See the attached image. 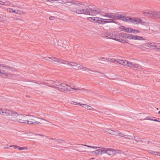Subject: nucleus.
Returning a JSON list of instances; mask_svg holds the SVG:
<instances>
[{"instance_id": "nucleus-35", "label": "nucleus", "mask_w": 160, "mask_h": 160, "mask_svg": "<svg viewBox=\"0 0 160 160\" xmlns=\"http://www.w3.org/2000/svg\"><path fill=\"white\" fill-rule=\"evenodd\" d=\"M70 103L72 104H74L75 105H80V103L77 102H74L72 101L70 102Z\"/></svg>"}, {"instance_id": "nucleus-6", "label": "nucleus", "mask_w": 160, "mask_h": 160, "mask_svg": "<svg viewBox=\"0 0 160 160\" xmlns=\"http://www.w3.org/2000/svg\"><path fill=\"white\" fill-rule=\"evenodd\" d=\"M122 21L132 23L135 24H139V23L142 24L144 21L140 18H131L128 17H125L123 16Z\"/></svg>"}, {"instance_id": "nucleus-38", "label": "nucleus", "mask_w": 160, "mask_h": 160, "mask_svg": "<svg viewBox=\"0 0 160 160\" xmlns=\"http://www.w3.org/2000/svg\"><path fill=\"white\" fill-rule=\"evenodd\" d=\"M18 149L19 150H27L28 148L26 147H18Z\"/></svg>"}, {"instance_id": "nucleus-13", "label": "nucleus", "mask_w": 160, "mask_h": 160, "mask_svg": "<svg viewBox=\"0 0 160 160\" xmlns=\"http://www.w3.org/2000/svg\"><path fill=\"white\" fill-rule=\"evenodd\" d=\"M12 112V111L0 108V114L3 115H8L11 116Z\"/></svg>"}, {"instance_id": "nucleus-8", "label": "nucleus", "mask_w": 160, "mask_h": 160, "mask_svg": "<svg viewBox=\"0 0 160 160\" xmlns=\"http://www.w3.org/2000/svg\"><path fill=\"white\" fill-rule=\"evenodd\" d=\"M126 38H127L129 39L133 40H144L145 39L142 37L135 35L133 34H126Z\"/></svg>"}, {"instance_id": "nucleus-52", "label": "nucleus", "mask_w": 160, "mask_h": 160, "mask_svg": "<svg viewBox=\"0 0 160 160\" xmlns=\"http://www.w3.org/2000/svg\"><path fill=\"white\" fill-rule=\"evenodd\" d=\"M44 83H40L39 84V85L42 86V85H43Z\"/></svg>"}, {"instance_id": "nucleus-56", "label": "nucleus", "mask_w": 160, "mask_h": 160, "mask_svg": "<svg viewBox=\"0 0 160 160\" xmlns=\"http://www.w3.org/2000/svg\"><path fill=\"white\" fill-rule=\"evenodd\" d=\"M90 71V72H92V73H92V74H94V73H92L93 72H94L93 71Z\"/></svg>"}, {"instance_id": "nucleus-36", "label": "nucleus", "mask_w": 160, "mask_h": 160, "mask_svg": "<svg viewBox=\"0 0 160 160\" xmlns=\"http://www.w3.org/2000/svg\"><path fill=\"white\" fill-rule=\"evenodd\" d=\"M58 1H59V2H58V3H63L65 4H66V2L67 1H68L67 0H58Z\"/></svg>"}, {"instance_id": "nucleus-21", "label": "nucleus", "mask_w": 160, "mask_h": 160, "mask_svg": "<svg viewBox=\"0 0 160 160\" xmlns=\"http://www.w3.org/2000/svg\"><path fill=\"white\" fill-rule=\"evenodd\" d=\"M127 61L125 60H122L120 59H117V62L118 63L120 64L123 65H126L127 64Z\"/></svg>"}, {"instance_id": "nucleus-16", "label": "nucleus", "mask_w": 160, "mask_h": 160, "mask_svg": "<svg viewBox=\"0 0 160 160\" xmlns=\"http://www.w3.org/2000/svg\"><path fill=\"white\" fill-rule=\"evenodd\" d=\"M2 69L0 71V76L1 77L5 78L6 77L10 78L12 77V75L10 73H8L6 72H4Z\"/></svg>"}, {"instance_id": "nucleus-53", "label": "nucleus", "mask_w": 160, "mask_h": 160, "mask_svg": "<svg viewBox=\"0 0 160 160\" xmlns=\"http://www.w3.org/2000/svg\"><path fill=\"white\" fill-rule=\"evenodd\" d=\"M96 72V73L95 74L96 75H98V74H99L98 73V72Z\"/></svg>"}, {"instance_id": "nucleus-57", "label": "nucleus", "mask_w": 160, "mask_h": 160, "mask_svg": "<svg viewBox=\"0 0 160 160\" xmlns=\"http://www.w3.org/2000/svg\"><path fill=\"white\" fill-rule=\"evenodd\" d=\"M2 18L3 19H5V17H3Z\"/></svg>"}, {"instance_id": "nucleus-54", "label": "nucleus", "mask_w": 160, "mask_h": 160, "mask_svg": "<svg viewBox=\"0 0 160 160\" xmlns=\"http://www.w3.org/2000/svg\"><path fill=\"white\" fill-rule=\"evenodd\" d=\"M9 148L7 147H5V149H7V148Z\"/></svg>"}, {"instance_id": "nucleus-5", "label": "nucleus", "mask_w": 160, "mask_h": 160, "mask_svg": "<svg viewBox=\"0 0 160 160\" xmlns=\"http://www.w3.org/2000/svg\"><path fill=\"white\" fill-rule=\"evenodd\" d=\"M143 14L149 18H154L160 20V11H144Z\"/></svg>"}, {"instance_id": "nucleus-1", "label": "nucleus", "mask_w": 160, "mask_h": 160, "mask_svg": "<svg viewBox=\"0 0 160 160\" xmlns=\"http://www.w3.org/2000/svg\"><path fill=\"white\" fill-rule=\"evenodd\" d=\"M44 59L48 61L49 62H51L53 63H55L56 62H61L64 64H67L68 65L71 66L74 69L76 70L83 69L86 70L87 69L86 68L83 67L80 64H78L76 62H69L66 61H63L62 60H59L55 58H52L50 57H45Z\"/></svg>"}, {"instance_id": "nucleus-40", "label": "nucleus", "mask_w": 160, "mask_h": 160, "mask_svg": "<svg viewBox=\"0 0 160 160\" xmlns=\"http://www.w3.org/2000/svg\"><path fill=\"white\" fill-rule=\"evenodd\" d=\"M4 3H6V4L7 5H4L5 6H10L11 4V2L9 1H6L5 2H4Z\"/></svg>"}, {"instance_id": "nucleus-12", "label": "nucleus", "mask_w": 160, "mask_h": 160, "mask_svg": "<svg viewBox=\"0 0 160 160\" xmlns=\"http://www.w3.org/2000/svg\"><path fill=\"white\" fill-rule=\"evenodd\" d=\"M87 13L86 14H89L91 15H96L98 14L99 13H101L100 10L99 9L97 10H94L92 9H87Z\"/></svg>"}, {"instance_id": "nucleus-51", "label": "nucleus", "mask_w": 160, "mask_h": 160, "mask_svg": "<svg viewBox=\"0 0 160 160\" xmlns=\"http://www.w3.org/2000/svg\"><path fill=\"white\" fill-rule=\"evenodd\" d=\"M36 135H39V136H43V137L44 136V135H41V134H36Z\"/></svg>"}, {"instance_id": "nucleus-31", "label": "nucleus", "mask_w": 160, "mask_h": 160, "mask_svg": "<svg viewBox=\"0 0 160 160\" xmlns=\"http://www.w3.org/2000/svg\"><path fill=\"white\" fill-rule=\"evenodd\" d=\"M7 11L8 12H13L14 13H15L16 12V10H14L12 8H9L7 9Z\"/></svg>"}, {"instance_id": "nucleus-11", "label": "nucleus", "mask_w": 160, "mask_h": 160, "mask_svg": "<svg viewBox=\"0 0 160 160\" xmlns=\"http://www.w3.org/2000/svg\"><path fill=\"white\" fill-rule=\"evenodd\" d=\"M66 4L68 5L69 6H70L71 5H74L77 6H80V5L84 6V3L83 2H80L79 1L72 0H71L70 1L68 0Z\"/></svg>"}, {"instance_id": "nucleus-20", "label": "nucleus", "mask_w": 160, "mask_h": 160, "mask_svg": "<svg viewBox=\"0 0 160 160\" xmlns=\"http://www.w3.org/2000/svg\"><path fill=\"white\" fill-rule=\"evenodd\" d=\"M80 105L82 107L90 110H93L94 109L91 106H89L86 104H80Z\"/></svg>"}, {"instance_id": "nucleus-41", "label": "nucleus", "mask_w": 160, "mask_h": 160, "mask_svg": "<svg viewBox=\"0 0 160 160\" xmlns=\"http://www.w3.org/2000/svg\"><path fill=\"white\" fill-rule=\"evenodd\" d=\"M125 28L123 26H121L120 27V30L121 31L125 30Z\"/></svg>"}, {"instance_id": "nucleus-61", "label": "nucleus", "mask_w": 160, "mask_h": 160, "mask_svg": "<svg viewBox=\"0 0 160 160\" xmlns=\"http://www.w3.org/2000/svg\"><path fill=\"white\" fill-rule=\"evenodd\" d=\"M130 45H133L132 44H130Z\"/></svg>"}, {"instance_id": "nucleus-4", "label": "nucleus", "mask_w": 160, "mask_h": 160, "mask_svg": "<svg viewBox=\"0 0 160 160\" xmlns=\"http://www.w3.org/2000/svg\"><path fill=\"white\" fill-rule=\"evenodd\" d=\"M58 90L61 92H66L68 91H72V92H77L78 91L82 90L74 88H72L65 83H62L59 87H58Z\"/></svg>"}, {"instance_id": "nucleus-28", "label": "nucleus", "mask_w": 160, "mask_h": 160, "mask_svg": "<svg viewBox=\"0 0 160 160\" xmlns=\"http://www.w3.org/2000/svg\"><path fill=\"white\" fill-rule=\"evenodd\" d=\"M105 59L108 61H109L112 62H117V59H115L113 58H106Z\"/></svg>"}, {"instance_id": "nucleus-25", "label": "nucleus", "mask_w": 160, "mask_h": 160, "mask_svg": "<svg viewBox=\"0 0 160 160\" xmlns=\"http://www.w3.org/2000/svg\"><path fill=\"white\" fill-rule=\"evenodd\" d=\"M112 38V39L115 40L120 42H122V41L121 40V39H120V38H119L118 35H115L114 34V37Z\"/></svg>"}, {"instance_id": "nucleus-49", "label": "nucleus", "mask_w": 160, "mask_h": 160, "mask_svg": "<svg viewBox=\"0 0 160 160\" xmlns=\"http://www.w3.org/2000/svg\"><path fill=\"white\" fill-rule=\"evenodd\" d=\"M122 42H125V43H128V42H127L126 40H123V41Z\"/></svg>"}, {"instance_id": "nucleus-17", "label": "nucleus", "mask_w": 160, "mask_h": 160, "mask_svg": "<svg viewBox=\"0 0 160 160\" xmlns=\"http://www.w3.org/2000/svg\"><path fill=\"white\" fill-rule=\"evenodd\" d=\"M96 23L99 24H104L107 23V20L105 19L101 18L99 17H97Z\"/></svg>"}, {"instance_id": "nucleus-62", "label": "nucleus", "mask_w": 160, "mask_h": 160, "mask_svg": "<svg viewBox=\"0 0 160 160\" xmlns=\"http://www.w3.org/2000/svg\"><path fill=\"white\" fill-rule=\"evenodd\" d=\"M2 7L1 6H0V8H1Z\"/></svg>"}, {"instance_id": "nucleus-39", "label": "nucleus", "mask_w": 160, "mask_h": 160, "mask_svg": "<svg viewBox=\"0 0 160 160\" xmlns=\"http://www.w3.org/2000/svg\"><path fill=\"white\" fill-rule=\"evenodd\" d=\"M48 1H54L55 2V4L56 5H58V0H48Z\"/></svg>"}, {"instance_id": "nucleus-30", "label": "nucleus", "mask_w": 160, "mask_h": 160, "mask_svg": "<svg viewBox=\"0 0 160 160\" xmlns=\"http://www.w3.org/2000/svg\"><path fill=\"white\" fill-rule=\"evenodd\" d=\"M16 13L18 14L21 15L24 13L22 11L19 10H16Z\"/></svg>"}, {"instance_id": "nucleus-48", "label": "nucleus", "mask_w": 160, "mask_h": 160, "mask_svg": "<svg viewBox=\"0 0 160 160\" xmlns=\"http://www.w3.org/2000/svg\"><path fill=\"white\" fill-rule=\"evenodd\" d=\"M51 139L52 140H55L56 141H57V142L58 141V140L57 139H55V138H52Z\"/></svg>"}, {"instance_id": "nucleus-50", "label": "nucleus", "mask_w": 160, "mask_h": 160, "mask_svg": "<svg viewBox=\"0 0 160 160\" xmlns=\"http://www.w3.org/2000/svg\"><path fill=\"white\" fill-rule=\"evenodd\" d=\"M152 120H153L152 121H156V122H159V121L156 119H152Z\"/></svg>"}, {"instance_id": "nucleus-23", "label": "nucleus", "mask_w": 160, "mask_h": 160, "mask_svg": "<svg viewBox=\"0 0 160 160\" xmlns=\"http://www.w3.org/2000/svg\"><path fill=\"white\" fill-rule=\"evenodd\" d=\"M112 135L117 136H118L122 137L124 136V134L122 133H120V132L116 131H114Z\"/></svg>"}, {"instance_id": "nucleus-33", "label": "nucleus", "mask_w": 160, "mask_h": 160, "mask_svg": "<svg viewBox=\"0 0 160 160\" xmlns=\"http://www.w3.org/2000/svg\"><path fill=\"white\" fill-rule=\"evenodd\" d=\"M148 152L150 153L155 155V153H156V152L152 150H148Z\"/></svg>"}, {"instance_id": "nucleus-27", "label": "nucleus", "mask_w": 160, "mask_h": 160, "mask_svg": "<svg viewBox=\"0 0 160 160\" xmlns=\"http://www.w3.org/2000/svg\"><path fill=\"white\" fill-rule=\"evenodd\" d=\"M125 35H126V33H119V34H118L119 38H120L121 39L122 42L123 41V39H122V38H126Z\"/></svg>"}, {"instance_id": "nucleus-37", "label": "nucleus", "mask_w": 160, "mask_h": 160, "mask_svg": "<svg viewBox=\"0 0 160 160\" xmlns=\"http://www.w3.org/2000/svg\"><path fill=\"white\" fill-rule=\"evenodd\" d=\"M113 131H114L110 129L108 130L106 132L108 133H109L111 134H112L113 133Z\"/></svg>"}, {"instance_id": "nucleus-29", "label": "nucleus", "mask_w": 160, "mask_h": 160, "mask_svg": "<svg viewBox=\"0 0 160 160\" xmlns=\"http://www.w3.org/2000/svg\"><path fill=\"white\" fill-rule=\"evenodd\" d=\"M125 31L127 32L132 33V28H125Z\"/></svg>"}, {"instance_id": "nucleus-18", "label": "nucleus", "mask_w": 160, "mask_h": 160, "mask_svg": "<svg viewBox=\"0 0 160 160\" xmlns=\"http://www.w3.org/2000/svg\"><path fill=\"white\" fill-rule=\"evenodd\" d=\"M127 64H126V65L130 67L138 68L139 67V66L138 64L134 62H129L128 61H127Z\"/></svg>"}, {"instance_id": "nucleus-63", "label": "nucleus", "mask_w": 160, "mask_h": 160, "mask_svg": "<svg viewBox=\"0 0 160 160\" xmlns=\"http://www.w3.org/2000/svg\"><path fill=\"white\" fill-rule=\"evenodd\" d=\"M159 122H160V121H159Z\"/></svg>"}, {"instance_id": "nucleus-32", "label": "nucleus", "mask_w": 160, "mask_h": 160, "mask_svg": "<svg viewBox=\"0 0 160 160\" xmlns=\"http://www.w3.org/2000/svg\"><path fill=\"white\" fill-rule=\"evenodd\" d=\"M114 34H113V33H109L107 35V37L108 38H110V39H112V38L113 37H114Z\"/></svg>"}, {"instance_id": "nucleus-26", "label": "nucleus", "mask_w": 160, "mask_h": 160, "mask_svg": "<svg viewBox=\"0 0 160 160\" xmlns=\"http://www.w3.org/2000/svg\"><path fill=\"white\" fill-rule=\"evenodd\" d=\"M86 145H79L78 146H77V148H80V149L81 150H82V151H80V152H85L86 151H83V150H85L86 149V148H85V147H84L83 146H86Z\"/></svg>"}, {"instance_id": "nucleus-60", "label": "nucleus", "mask_w": 160, "mask_h": 160, "mask_svg": "<svg viewBox=\"0 0 160 160\" xmlns=\"http://www.w3.org/2000/svg\"><path fill=\"white\" fill-rule=\"evenodd\" d=\"M157 109V110H158V108H156Z\"/></svg>"}, {"instance_id": "nucleus-14", "label": "nucleus", "mask_w": 160, "mask_h": 160, "mask_svg": "<svg viewBox=\"0 0 160 160\" xmlns=\"http://www.w3.org/2000/svg\"><path fill=\"white\" fill-rule=\"evenodd\" d=\"M104 153H106L110 156H113L114 154L113 149L109 148H104Z\"/></svg>"}, {"instance_id": "nucleus-45", "label": "nucleus", "mask_w": 160, "mask_h": 160, "mask_svg": "<svg viewBox=\"0 0 160 160\" xmlns=\"http://www.w3.org/2000/svg\"><path fill=\"white\" fill-rule=\"evenodd\" d=\"M156 155L158 156H160V152H156L155 153V155Z\"/></svg>"}, {"instance_id": "nucleus-22", "label": "nucleus", "mask_w": 160, "mask_h": 160, "mask_svg": "<svg viewBox=\"0 0 160 160\" xmlns=\"http://www.w3.org/2000/svg\"><path fill=\"white\" fill-rule=\"evenodd\" d=\"M97 17H90L87 18L88 20L94 23H96L97 21Z\"/></svg>"}, {"instance_id": "nucleus-46", "label": "nucleus", "mask_w": 160, "mask_h": 160, "mask_svg": "<svg viewBox=\"0 0 160 160\" xmlns=\"http://www.w3.org/2000/svg\"><path fill=\"white\" fill-rule=\"evenodd\" d=\"M49 19L50 20H53L55 18V17L53 16H51L49 17Z\"/></svg>"}, {"instance_id": "nucleus-42", "label": "nucleus", "mask_w": 160, "mask_h": 160, "mask_svg": "<svg viewBox=\"0 0 160 160\" xmlns=\"http://www.w3.org/2000/svg\"><path fill=\"white\" fill-rule=\"evenodd\" d=\"M30 116H32V117H34V118H38V119H41L42 120H43L47 121V120H45L44 119H42V118H38V117H35V116H33V115H31Z\"/></svg>"}, {"instance_id": "nucleus-9", "label": "nucleus", "mask_w": 160, "mask_h": 160, "mask_svg": "<svg viewBox=\"0 0 160 160\" xmlns=\"http://www.w3.org/2000/svg\"><path fill=\"white\" fill-rule=\"evenodd\" d=\"M86 147L91 148L93 149H96V150L93 152V154H95L97 155H99L104 153V148H101L99 147H92L88 145H86Z\"/></svg>"}, {"instance_id": "nucleus-24", "label": "nucleus", "mask_w": 160, "mask_h": 160, "mask_svg": "<svg viewBox=\"0 0 160 160\" xmlns=\"http://www.w3.org/2000/svg\"><path fill=\"white\" fill-rule=\"evenodd\" d=\"M62 83L60 81H56L54 82V85L56 86L55 89H57L58 87H59Z\"/></svg>"}, {"instance_id": "nucleus-44", "label": "nucleus", "mask_w": 160, "mask_h": 160, "mask_svg": "<svg viewBox=\"0 0 160 160\" xmlns=\"http://www.w3.org/2000/svg\"><path fill=\"white\" fill-rule=\"evenodd\" d=\"M0 4L3 5H7L6 3H4V2H3L1 1H0Z\"/></svg>"}, {"instance_id": "nucleus-19", "label": "nucleus", "mask_w": 160, "mask_h": 160, "mask_svg": "<svg viewBox=\"0 0 160 160\" xmlns=\"http://www.w3.org/2000/svg\"><path fill=\"white\" fill-rule=\"evenodd\" d=\"M54 82L52 80H48L47 81V82H44V83H46L48 84V86L53 88H56V86L54 85Z\"/></svg>"}, {"instance_id": "nucleus-34", "label": "nucleus", "mask_w": 160, "mask_h": 160, "mask_svg": "<svg viewBox=\"0 0 160 160\" xmlns=\"http://www.w3.org/2000/svg\"><path fill=\"white\" fill-rule=\"evenodd\" d=\"M140 31L138 30H135L134 29H132V32L134 34H136L138 33H140Z\"/></svg>"}, {"instance_id": "nucleus-43", "label": "nucleus", "mask_w": 160, "mask_h": 160, "mask_svg": "<svg viewBox=\"0 0 160 160\" xmlns=\"http://www.w3.org/2000/svg\"><path fill=\"white\" fill-rule=\"evenodd\" d=\"M144 120H153L151 118L149 117H147Z\"/></svg>"}, {"instance_id": "nucleus-59", "label": "nucleus", "mask_w": 160, "mask_h": 160, "mask_svg": "<svg viewBox=\"0 0 160 160\" xmlns=\"http://www.w3.org/2000/svg\"><path fill=\"white\" fill-rule=\"evenodd\" d=\"M101 59H104L105 58H102Z\"/></svg>"}, {"instance_id": "nucleus-7", "label": "nucleus", "mask_w": 160, "mask_h": 160, "mask_svg": "<svg viewBox=\"0 0 160 160\" xmlns=\"http://www.w3.org/2000/svg\"><path fill=\"white\" fill-rule=\"evenodd\" d=\"M81 8H78L77 9L76 8H73L71 9L72 12H75L78 14H85L87 13V10L86 9H84L83 8L84 7L85 5L84 6L80 5L79 6Z\"/></svg>"}, {"instance_id": "nucleus-10", "label": "nucleus", "mask_w": 160, "mask_h": 160, "mask_svg": "<svg viewBox=\"0 0 160 160\" xmlns=\"http://www.w3.org/2000/svg\"><path fill=\"white\" fill-rule=\"evenodd\" d=\"M146 46L152 49H160V43L157 42H149L147 43Z\"/></svg>"}, {"instance_id": "nucleus-58", "label": "nucleus", "mask_w": 160, "mask_h": 160, "mask_svg": "<svg viewBox=\"0 0 160 160\" xmlns=\"http://www.w3.org/2000/svg\"><path fill=\"white\" fill-rule=\"evenodd\" d=\"M160 113V111H159L158 112V114H159Z\"/></svg>"}, {"instance_id": "nucleus-2", "label": "nucleus", "mask_w": 160, "mask_h": 160, "mask_svg": "<svg viewBox=\"0 0 160 160\" xmlns=\"http://www.w3.org/2000/svg\"><path fill=\"white\" fill-rule=\"evenodd\" d=\"M101 15L105 17L108 19H105L107 20V23H114V20H122L123 18L122 15L111 13H101Z\"/></svg>"}, {"instance_id": "nucleus-47", "label": "nucleus", "mask_w": 160, "mask_h": 160, "mask_svg": "<svg viewBox=\"0 0 160 160\" xmlns=\"http://www.w3.org/2000/svg\"><path fill=\"white\" fill-rule=\"evenodd\" d=\"M13 147L14 148L16 149L18 147V146L17 145H13Z\"/></svg>"}, {"instance_id": "nucleus-15", "label": "nucleus", "mask_w": 160, "mask_h": 160, "mask_svg": "<svg viewBox=\"0 0 160 160\" xmlns=\"http://www.w3.org/2000/svg\"><path fill=\"white\" fill-rule=\"evenodd\" d=\"M28 124H41V123L37 121L36 120L33 119H31L29 120H27L26 123Z\"/></svg>"}, {"instance_id": "nucleus-3", "label": "nucleus", "mask_w": 160, "mask_h": 160, "mask_svg": "<svg viewBox=\"0 0 160 160\" xmlns=\"http://www.w3.org/2000/svg\"><path fill=\"white\" fill-rule=\"evenodd\" d=\"M10 119L11 120L17 121L20 123H26V119H28L27 115L23 114H18L12 111Z\"/></svg>"}, {"instance_id": "nucleus-55", "label": "nucleus", "mask_w": 160, "mask_h": 160, "mask_svg": "<svg viewBox=\"0 0 160 160\" xmlns=\"http://www.w3.org/2000/svg\"><path fill=\"white\" fill-rule=\"evenodd\" d=\"M13 145H11L10 146V147H13Z\"/></svg>"}]
</instances>
